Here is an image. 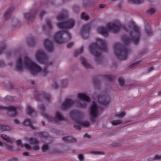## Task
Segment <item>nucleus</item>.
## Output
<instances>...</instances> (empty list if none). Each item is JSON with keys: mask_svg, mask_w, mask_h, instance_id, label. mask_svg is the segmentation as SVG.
<instances>
[{"mask_svg": "<svg viewBox=\"0 0 161 161\" xmlns=\"http://www.w3.org/2000/svg\"><path fill=\"white\" fill-rule=\"evenodd\" d=\"M16 68L19 71H21L24 69H28L34 75L40 73L45 75L48 72L46 68L42 69L28 57H25L23 62L21 58H19L16 62Z\"/></svg>", "mask_w": 161, "mask_h": 161, "instance_id": "obj_1", "label": "nucleus"}, {"mask_svg": "<svg viewBox=\"0 0 161 161\" xmlns=\"http://www.w3.org/2000/svg\"><path fill=\"white\" fill-rule=\"evenodd\" d=\"M66 15L65 12L63 14L58 15L57 16V19L58 21L57 26L59 28H70L74 25L75 22L72 19H67L66 21L63 22L66 18Z\"/></svg>", "mask_w": 161, "mask_h": 161, "instance_id": "obj_2", "label": "nucleus"}, {"mask_svg": "<svg viewBox=\"0 0 161 161\" xmlns=\"http://www.w3.org/2000/svg\"><path fill=\"white\" fill-rule=\"evenodd\" d=\"M139 29L138 26H135L130 31V38L124 36L122 38V41L124 43H127L131 41L136 43L138 42L140 36Z\"/></svg>", "mask_w": 161, "mask_h": 161, "instance_id": "obj_3", "label": "nucleus"}, {"mask_svg": "<svg viewBox=\"0 0 161 161\" xmlns=\"http://www.w3.org/2000/svg\"><path fill=\"white\" fill-rule=\"evenodd\" d=\"M119 23H116L115 22L109 23L108 24L105 28L100 26L98 28L97 31L100 33L102 34L103 36H107L109 32H117L119 30Z\"/></svg>", "mask_w": 161, "mask_h": 161, "instance_id": "obj_4", "label": "nucleus"}, {"mask_svg": "<svg viewBox=\"0 0 161 161\" xmlns=\"http://www.w3.org/2000/svg\"><path fill=\"white\" fill-rule=\"evenodd\" d=\"M114 54L120 60L125 59L128 56V50L125 47L122 46L120 44H115L113 47Z\"/></svg>", "mask_w": 161, "mask_h": 161, "instance_id": "obj_5", "label": "nucleus"}, {"mask_svg": "<svg viewBox=\"0 0 161 161\" xmlns=\"http://www.w3.org/2000/svg\"><path fill=\"white\" fill-rule=\"evenodd\" d=\"M36 58L38 62L43 63L46 65L50 64V63H48L47 58L45 54L41 51H39L36 53Z\"/></svg>", "mask_w": 161, "mask_h": 161, "instance_id": "obj_6", "label": "nucleus"}, {"mask_svg": "<svg viewBox=\"0 0 161 161\" xmlns=\"http://www.w3.org/2000/svg\"><path fill=\"white\" fill-rule=\"evenodd\" d=\"M29 141L31 143V146L26 144L23 145L26 149L30 150L32 147V148L34 150H37L39 149L38 142L37 140L33 138H30L29 139Z\"/></svg>", "mask_w": 161, "mask_h": 161, "instance_id": "obj_7", "label": "nucleus"}, {"mask_svg": "<svg viewBox=\"0 0 161 161\" xmlns=\"http://www.w3.org/2000/svg\"><path fill=\"white\" fill-rule=\"evenodd\" d=\"M77 97L80 99V102H77V103H78L77 105L80 107H84L86 105L84 101L87 102L89 101L88 97L85 93H80L78 94Z\"/></svg>", "mask_w": 161, "mask_h": 161, "instance_id": "obj_8", "label": "nucleus"}, {"mask_svg": "<svg viewBox=\"0 0 161 161\" xmlns=\"http://www.w3.org/2000/svg\"><path fill=\"white\" fill-rule=\"evenodd\" d=\"M90 112L92 120H93L98 117L99 114V108L95 103H93L91 106Z\"/></svg>", "mask_w": 161, "mask_h": 161, "instance_id": "obj_9", "label": "nucleus"}, {"mask_svg": "<svg viewBox=\"0 0 161 161\" xmlns=\"http://www.w3.org/2000/svg\"><path fill=\"white\" fill-rule=\"evenodd\" d=\"M43 116L45 117L47 120L50 121H54L56 122H58L62 120H64V118L62 115L58 112H57L56 114V118H51L45 113L43 112L42 113Z\"/></svg>", "mask_w": 161, "mask_h": 161, "instance_id": "obj_10", "label": "nucleus"}, {"mask_svg": "<svg viewBox=\"0 0 161 161\" xmlns=\"http://www.w3.org/2000/svg\"><path fill=\"white\" fill-rule=\"evenodd\" d=\"M75 124V126L77 128L80 127H86L89 125V123L86 121H83L81 118L76 117L74 120Z\"/></svg>", "mask_w": 161, "mask_h": 161, "instance_id": "obj_11", "label": "nucleus"}, {"mask_svg": "<svg viewBox=\"0 0 161 161\" xmlns=\"http://www.w3.org/2000/svg\"><path fill=\"white\" fill-rule=\"evenodd\" d=\"M36 13V10H32L29 12L26 13L24 16V18L27 21L31 20L34 17Z\"/></svg>", "mask_w": 161, "mask_h": 161, "instance_id": "obj_12", "label": "nucleus"}, {"mask_svg": "<svg viewBox=\"0 0 161 161\" xmlns=\"http://www.w3.org/2000/svg\"><path fill=\"white\" fill-rule=\"evenodd\" d=\"M98 47L94 44H93L90 45L89 48V50L90 53L95 56L97 58H99V55L97 53V52L98 50Z\"/></svg>", "mask_w": 161, "mask_h": 161, "instance_id": "obj_13", "label": "nucleus"}, {"mask_svg": "<svg viewBox=\"0 0 161 161\" xmlns=\"http://www.w3.org/2000/svg\"><path fill=\"white\" fill-rule=\"evenodd\" d=\"M62 33L61 31L57 32L54 37L55 41L58 43L63 42V40L62 38Z\"/></svg>", "mask_w": 161, "mask_h": 161, "instance_id": "obj_14", "label": "nucleus"}, {"mask_svg": "<svg viewBox=\"0 0 161 161\" xmlns=\"http://www.w3.org/2000/svg\"><path fill=\"white\" fill-rule=\"evenodd\" d=\"M73 104V102L70 99H67L63 102L62 108L65 109L70 107Z\"/></svg>", "mask_w": 161, "mask_h": 161, "instance_id": "obj_15", "label": "nucleus"}, {"mask_svg": "<svg viewBox=\"0 0 161 161\" xmlns=\"http://www.w3.org/2000/svg\"><path fill=\"white\" fill-rule=\"evenodd\" d=\"M44 46L45 48L49 52H50L53 50V48L52 43L48 40H44Z\"/></svg>", "mask_w": 161, "mask_h": 161, "instance_id": "obj_16", "label": "nucleus"}, {"mask_svg": "<svg viewBox=\"0 0 161 161\" xmlns=\"http://www.w3.org/2000/svg\"><path fill=\"white\" fill-rule=\"evenodd\" d=\"M63 139L64 141L72 142L75 141L76 140L71 136H66L63 138Z\"/></svg>", "mask_w": 161, "mask_h": 161, "instance_id": "obj_17", "label": "nucleus"}, {"mask_svg": "<svg viewBox=\"0 0 161 161\" xmlns=\"http://www.w3.org/2000/svg\"><path fill=\"white\" fill-rule=\"evenodd\" d=\"M7 109L9 111L12 112L13 114L17 113V108L14 107L9 106L7 108Z\"/></svg>", "mask_w": 161, "mask_h": 161, "instance_id": "obj_18", "label": "nucleus"}, {"mask_svg": "<svg viewBox=\"0 0 161 161\" xmlns=\"http://www.w3.org/2000/svg\"><path fill=\"white\" fill-rule=\"evenodd\" d=\"M80 61L83 66H85L87 68H90V65L87 62L86 60L84 58H82L80 59Z\"/></svg>", "mask_w": 161, "mask_h": 161, "instance_id": "obj_19", "label": "nucleus"}, {"mask_svg": "<svg viewBox=\"0 0 161 161\" xmlns=\"http://www.w3.org/2000/svg\"><path fill=\"white\" fill-rule=\"evenodd\" d=\"M1 137L3 140L6 141L8 142H11L12 141L11 138L5 135L2 134L1 135Z\"/></svg>", "mask_w": 161, "mask_h": 161, "instance_id": "obj_20", "label": "nucleus"}, {"mask_svg": "<svg viewBox=\"0 0 161 161\" xmlns=\"http://www.w3.org/2000/svg\"><path fill=\"white\" fill-rule=\"evenodd\" d=\"M24 125H29L32 127L31 123L29 119H26L23 123Z\"/></svg>", "mask_w": 161, "mask_h": 161, "instance_id": "obj_21", "label": "nucleus"}, {"mask_svg": "<svg viewBox=\"0 0 161 161\" xmlns=\"http://www.w3.org/2000/svg\"><path fill=\"white\" fill-rule=\"evenodd\" d=\"M111 122L112 125H119L122 123V122L119 120H113Z\"/></svg>", "mask_w": 161, "mask_h": 161, "instance_id": "obj_22", "label": "nucleus"}, {"mask_svg": "<svg viewBox=\"0 0 161 161\" xmlns=\"http://www.w3.org/2000/svg\"><path fill=\"white\" fill-rule=\"evenodd\" d=\"M125 113L124 112H122L120 113L117 114L115 116L117 117L120 118L123 117L125 115Z\"/></svg>", "mask_w": 161, "mask_h": 161, "instance_id": "obj_23", "label": "nucleus"}, {"mask_svg": "<svg viewBox=\"0 0 161 161\" xmlns=\"http://www.w3.org/2000/svg\"><path fill=\"white\" fill-rule=\"evenodd\" d=\"M4 15L6 19H8L10 17V14L9 12H6L4 13Z\"/></svg>", "mask_w": 161, "mask_h": 161, "instance_id": "obj_24", "label": "nucleus"}, {"mask_svg": "<svg viewBox=\"0 0 161 161\" xmlns=\"http://www.w3.org/2000/svg\"><path fill=\"white\" fill-rule=\"evenodd\" d=\"M81 19L84 20H87L88 19V16L84 13H82L80 16Z\"/></svg>", "mask_w": 161, "mask_h": 161, "instance_id": "obj_25", "label": "nucleus"}, {"mask_svg": "<svg viewBox=\"0 0 161 161\" xmlns=\"http://www.w3.org/2000/svg\"><path fill=\"white\" fill-rule=\"evenodd\" d=\"M97 43L102 45H105V42L100 39H98L97 41Z\"/></svg>", "mask_w": 161, "mask_h": 161, "instance_id": "obj_26", "label": "nucleus"}, {"mask_svg": "<svg viewBox=\"0 0 161 161\" xmlns=\"http://www.w3.org/2000/svg\"><path fill=\"white\" fill-rule=\"evenodd\" d=\"M118 81L119 85L121 86H123L124 85V81L122 78H119L118 79Z\"/></svg>", "mask_w": 161, "mask_h": 161, "instance_id": "obj_27", "label": "nucleus"}, {"mask_svg": "<svg viewBox=\"0 0 161 161\" xmlns=\"http://www.w3.org/2000/svg\"><path fill=\"white\" fill-rule=\"evenodd\" d=\"M48 149V146L46 144H44L42 147V149L43 152L47 151Z\"/></svg>", "mask_w": 161, "mask_h": 161, "instance_id": "obj_28", "label": "nucleus"}, {"mask_svg": "<svg viewBox=\"0 0 161 161\" xmlns=\"http://www.w3.org/2000/svg\"><path fill=\"white\" fill-rule=\"evenodd\" d=\"M102 98L103 99H104L105 100L103 101H101V103L104 105H107L109 103V101L108 100H106L105 97L103 96L102 97Z\"/></svg>", "mask_w": 161, "mask_h": 161, "instance_id": "obj_29", "label": "nucleus"}, {"mask_svg": "<svg viewBox=\"0 0 161 161\" xmlns=\"http://www.w3.org/2000/svg\"><path fill=\"white\" fill-rule=\"evenodd\" d=\"M155 11V10L154 8H151L149 9L147 11V12L149 14H152L154 13Z\"/></svg>", "mask_w": 161, "mask_h": 161, "instance_id": "obj_30", "label": "nucleus"}, {"mask_svg": "<svg viewBox=\"0 0 161 161\" xmlns=\"http://www.w3.org/2000/svg\"><path fill=\"white\" fill-rule=\"evenodd\" d=\"M140 61H137L136 62L133 63L130 66V67L131 68H134L135 66H136L137 64L140 62Z\"/></svg>", "mask_w": 161, "mask_h": 161, "instance_id": "obj_31", "label": "nucleus"}, {"mask_svg": "<svg viewBox=\"0 0 161 161\" xmlns=\"http://www.w3.org/2000/svg\"><path fill=\"white\" fill-rule=\"evenodd\" d=\"M28 111L29 114H32V113L34 112V109L32 107H29L28 110Z\"/></svg>", "mask_w": 161, "mask_h": 161, "instance_id": "obj_32", "label": "nucleus"}, {"mask_svg": "<svg viewBox=\"0 0 161 161\" xmlns=\"http://www.w3.org/2000/svg\"><path fill=\"white\" fill-rule=\"evenodd\" d=\"M7 127L3 125H0V129L2 130H7Z\"/></svg>", "mask_w": 161, "mask_h": 161, "instance_id": "obj_33", "label": "nucleus"}, {"mask_svg": "<svg viewBox=\"0 0 161 161\" xmlns=\"http://www.w3.org/2000/svg\"><path fill=\"white\" fill-rule=\"evenodd\" d=\"M129 1L131 2H134L138 3L142 1V0H129Z\"/></svg>", "mask_w": 161, "mask_h": 161, "instance_id": "obj_34", "label": "nucleus"}, {"mask_svg": "<svg viewBox=\"0 0 161 161\" xmlns=\"http://www.w3.org/2000/svg\"><path fill=\"white\" fill-rule=\"evenodd\" d=\"M78 158L80 161H82L84 159V157L82 154H79L78 156Z\"/></svg>", "mask_w": 161, "mask_h": 161, "instance_id": "obj_35", "label": "nucleus"}, {"mask_svg": "<svg viewBox=\"0 0 161 161\" xmlns=\"http://www.w3.org/2000/svg\"><path fill=\"white\" fill-rule=\"evenodd\" d=\"M44 97L47 99H49L50 98V96L48 93H45L44 94Z\"/></svg>", "mask_w": 161, "mask_h": 161, "instance_id": "obj_36", "label": "nucleus"}, {"mask_svg": "<svg viewBox=\"0 0 161 161\" xmlns=\"http://www.w3.org/2000/svg\"><path fill=\"white\" fill-rule=\"evenodd\" d=\"M42 136L44 137H47L48 134L45 132H43L42 133Z\"/></svg>", "mask_w": 161, "mask_h": 161, "instance_id": "obj_37", "label": "nucleus"}, {"mask_svg": "<svg viewBox=\"0 0 161 161\" xmlns=\"http://www.w3.org/2000/svg\"><path fill=\"white\" fill-rule=\"evenodd\" d=\"M16 142L19 145L22 146L21 141L20 140H17Z\"/></svg>", "mask_w": 161, "mask_h": 161, "instance_id": "obj_38", "label": "nucleus"}, {"mask_svg": "<svg viewBox=\"0 0 161 161\" xmlns=\"http://www.w3.org/2000/svg\"><path fill=\"white\" fill-rule=\"evenodd\" d=\"M161 158V155L160 156L156 155L154 157V159L155 160H158Z\"/></svg>", "mask_w": 161, "mask_h": 161, "instance_id": "obj_39", "label": "nucleus"}, {"mask_svg": "<svg viewBox=\"0 0 161 161\" xmlns=\"http://www.w3.org/2000/svg\"><path fill=\"white\" fill-rule=\"evenodd\" d=\"M89 26L88 25H86L85 26H84L83 27V30L84 31H86V30L88 29Z\"/></svg>", "mask_w": 161, "mask_h": 161, "instance_id": "obj_40", "label": "nucleus"}, {"mask_svg": "<svg viewBox=\"0 0 161 161\" xmlns=\"http://www.w3.org/2000/svg\"><path fill=\"white\" fill-rule=\"evenodd\" d=\"M39 108L41 110H43L44 109V108L42 105H41L39 107Z\"/></svg>", "mask_w": 161, "mask_h": 161, "instance_id": "obj_41", "label": "nucleus"}, {"mask_svg": "<svg viewBox=\"0 0 161 161\" xmlns=\"http://www.w3.org/2000/svg\"><path fill=\"white\" fill-rule=\"evenodd\" d=\"M73 44V42H69L67 44V47H71Z\"/></svg>", "mask_w": 161, "mask_h": 161, "instance_id": "obj_42", "label": "nucleus"}, {"mask_svg": "<svg viewBox=\"0 0 161 161\" xmlns=\"http://www.w3.org/2000/svg\"><path fill=\"white\" fill-rule=\"evenodd\" d=\"M4 49V47H3L0 48V54L1 53Z\"/></svg>", "mask_w": 161, "mask_h": 161, "instance_id": "obj_43", "label": "nucleus"}, {"mask_svg": "<svg viewBox=\"0 0 161 161\" xmlns=\"http://www.w3.org/2000/svg\"><path fill=\"white\" fill-rule=\"evenodd\" d=\"M153 70V68L152 67H150L148 68V71L150 72Z\"/></svg>", "mask_w": 161, "mask_h": 161, "instance_id": "obj_44", "label": "nucleus"}, {"mask_svg": "<svg viewBox=\"0 0 161 161\" xmlns=\"http://www.w3.org/2000/svg\"><path fill=\"white\" fill-rule=\"evenodd\" d=\"M23 154L25 156H28L29 155V153L27 152H25L23 153Z\"/></svg>", "mask_w": 161, "mask_h": 161, "instance_id": "obj_45", "label": "nucleus"}, {"mask_svg": "<svg viewBox=\"0 0 161 161\" xmlns=\"http://www.w3.org/2000/svg\"><path fill=\"white\" fill-rule=\"evenodd\" d=\"M14 122L16 124H19V121L17 119H15Z\"/></svg>", "mask_w": 161, "mask_h": 161, "instance_id": "obj_46", "label": "nucleus"}, {"mask_svg": "<svg viewBox=\"0 0 161 161\" xmlns=\"http://www.w3.org/2000/svg\"><path fill=\"white\" fill-rule=\"evenodd\" d=\"M4 65V63L2 61H0V67Z\"/></svg>", "mask_w": 161, "mask_h": 161, "instance_id": "obj_47", "label": "nucleus"}, {"mask_svg": "<svg viewBox=\"0 0 161 161\" xmlns=\"http://www.w3.org/2000/svg\"><path fill=\"white\" fill-rule=\"evenodd\" d=\"M46 13V12L44 11H42L41 13V14L42 16L44 14H45Z\"/></svg>", "mask_w": 161, "mask_h": 161, "instance_id": "obj_48", "label": "nucleus"}, {"mask_svg": "<svg viewBox=\"0 0 161 161\" xmlns=\"http://www.w3.org/2000/svg\"><path fill=\"white\" fill-rule=\"evenodd\" d=\"M82 51V49H80V50H78L77 51H76V53L77 52L78 53H80Z\"/></svg>", "mask_w": 161, "mask_h": 161, "instance_id": "obj_49", "label": "nucleus"}, {"mask_svg": "<svg viewBox=\"0 0 161 161\" xmlns=\"http://www.w3.org/2000/svg\"><path fill=\"white\" fill-rule=\"evenodd\" d=\"M7 148L10 149H12V148L11 146H8L7 147Z\"/></svg>", "mask_w": 161, "mask_h": 161, "instance_id": "obj_50", "label": "nucleus"}, {"mask_svg": "<svg viewBox=\"0 0 161 161\" xmlns=\"http://www.w3.org/2000/svg\"><path fill=\"white\" fill-rule=\"evenodd\" d=\"M99 6H100V7L101 8H103L104 7L105 5L103 4H101Z\"/></svg>", "mask_w": 161, "mask_h": 161, "instance_id": "obj_51", "label": "nucleus"}, {"mask_svg": "<svg viewBox=\"0 0 161 161\" xmlns=\"http://www.w3.org/2000/svg\"><path fill=\"white\" fill-rule=\"evenodd\" d=\"M47 27H48L49 28H50L51 27V25L50 24H49L47 25Z\"/></svg>", "mask_w": 161, "mask_h": 161, "instance_id": "obj_52", "label": "nucleus"}, {"mask_svg": "<svg viewBox=\"0 0 161 161\" xmlns=\"http://www.w3.org/2000/svg\"><path fill=\"white\" fill-rule=\"evenodd\" d=\"M3 145V143L0 141V146H2Z\"/></svg>", "mask_w": 161, "mask_h": 161, "instance_id": "obj_53", "label": "nucleus"}, {"mask_svg": "<svg viewBox=\"0 0 161 161\" xmlns=\"http://www.w3.org/2000/svg\"><path fill=\"white\" fill-rule=\"evenodd\" d=\"M4 108V107H1L0 108V109H3Z\"/></svg>", "mask_w": 161, "mask_h": 161, "instance_id": "obj_54", "label": "nucleus"}, {"mask_svg": "<svg viewBox=\"0 0 161 161\" xmlns=\"http://www.w3.org/2000/svg\"><path fill=\"white\" fill-rule=\"evenodd\" d=\"M146 33H147V34H149L148 33V32H147V31H146Z\"/></svg>", "mask_w": 161, "mask_h": 161, "instance_id": "obj_55", "label": "nucleus"}, {"mask_svg": "<svg viewBox=\"0 0 161 161\" xmlns=\"http://www.w3.org/2000/svg\"><path fill=\"white\" fill-rule=\"evenodd\" d=\"M94 153H98V152H94Z\"/></svg>", "mask_w": 161, "mask_h": 161, "instance_id": "obj_56", "label": "nucleus"}, {"mask_svg": "<svg viewBox=\"0 0 161 161\" xmlns=\"http://www.w3.org/2000/svg\"><path fill=\"white\" fill-rule=\"evenodd\" d=\"M65 31V32L66 33H67V32H66V31Z\"/></svg>", "mask_w": 161, "mask_h": 161, "instance_id": "obj_57", "label": "nucleus"}, {"mask_svg": "<svg viewBox=\"0 0 161 161\" xmlns=\"http://www.w3.org/2000/svg\"><path fill=\"white\" fill-rule=\"evenodd\" d=\"M98 99H100V97H98Z\"/></svg>", "mask_w": 161, "mask_h": 161, "instance_id": "obj_58", "label": "nucleus"}, {"mask_svg": "<svg viewBox=\"0 0 161 161\" xmlns=\"http://www.w3.org/2000/svg\"><path fill=\"white\" fill-rule=\"evenodd\" d=\"M149 31L150 32H151L150 31V30H149Z\"/></svg>", "mask_w": 161, "mask_h": 161, "instance_id": "obj_59", "label": "nucleus"}, {"mask_svg": "<svg viewBox=\"0 0 161 161\" xmlns=\"http://www.w3.org/2000/svg\"><path fill=\"white\" fill-rule=\"evenodd\" d=\"M126 31H128V30H126Z\"/></svg>", "mask_w": 161, "mask_h": 161, "instance_id": "obj_60", "label": "nucleus"}]
</instances>
